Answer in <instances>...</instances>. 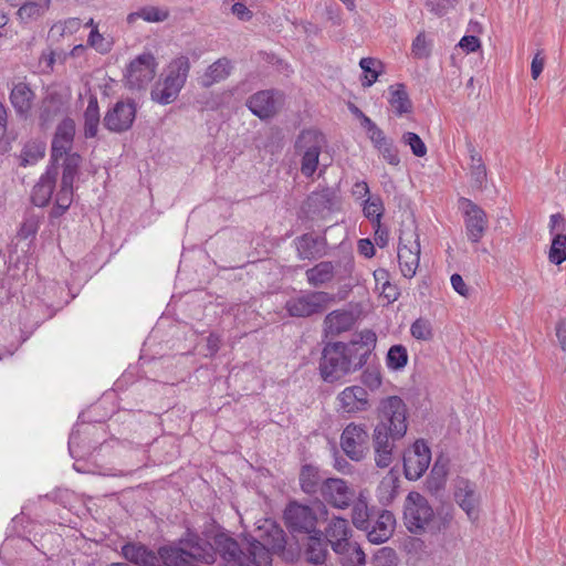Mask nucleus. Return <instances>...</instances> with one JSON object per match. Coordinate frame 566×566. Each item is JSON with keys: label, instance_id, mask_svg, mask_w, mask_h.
Listing matches in <instances>:
<instances>
[{"label": "nucleus", "instance_id": "obj_1", "mask_svg": "<svg viewBox=\"0 0 566 566\" xmlns=\"http://www.w3.org/2000/svg\"><path fill=\"white\" fill-rule=\"evenodd\" d=\"M259 531V539H247L244 547L228 534H217L214 544L223 566H271L272 553L285 549V533L270 520Z\"/></svg>", "mask_w": 566, "mask_h": 566}, {"label": "nucleus", "instance_id": "obj_2", "mask_svg": "<svg viewBox=\"0 0 566 566\" xmlns=\"http://www.w3.org/2000/svg\"><path fill=\"white\" fill-rule=\"evenodd\" d=\"M407 406L398 396L384 398L378 407V423L373 432V449L378 468H388L395 457V443L407 432Z\"/></svg>", "mask_w": 566, "mask_h": 566}, {"label": "nucleus", "instance_id": "obj_3", "mask_svg": "<svg viewBox=\"0 0 566 566\" xmlns=\"http://www.w3.org/2000/svg\"><path fill=\"white\" fill-rule=\"evenodd\" d=\"M219 552L214 542L211 544L197 534H188L178 545L163 546L158 549V562L166 566H187L190 560L213 564Z\"/></svg>", "mask_w": 566, "mask_h": 566}, {"label": "nucleus", "instance_id": "obj_4", "mask_svg": "<svg viewBox=\"0 0 566 566\" xmlns=\"http://www.w3.org/2000/svg\"><path fill=\"white\" fill-rule=\"evenodd\" d=\"M358 357H361V354L353 350L347 343L327 344L319 360V373L323 380L334 382L363 368L365 365Z\"/></svg>", "mask_w": 566, "mask_h": 566}, {"label": "nucleus", "instance_id": "obj_5", "mask_svg": "<svg viewBox=\"0 0 566 566\" xmlns=\"http://www.w3.org/2000/svg\"><path fill=\"white\" fill-rule=\"evenodd\" d=\"M189 71L190 61L187 56L181 55L172 60L167 67L166 76L154 85L150 92L151 99L161 105L174 103L186 84Z\"/></svg>", "mask_w": 566, "mask_h": 566}, {"label": "nucleus", "instance_id": "obj_6", "mask_svg": "<svg viewBox=\"0 0 566 566\" xmlns=\"http://www.w3.org/2000/svg\"><path fill=\"white\" fill-rule=\"evenodd\" d=\"M325 143L324 135L316 129H305L298 135L295 149L302 155L301 172L305 177H312L316 171L321 150Z\"/></svg>", "mask_w": 566, "mask_h": 566}, {"label": "nucleus", "instance_id": "obj_7", "mask_svg": "<svg viewBox=\"0 0 566 566\" xmlns=\"http://www.w3.org/2000/svg\"><path fill=\"white\" fill-rule=\"evenodd\" d=\"M428 500L418 492H410L405 501L403 520L409 532L421 534L433 518Z\"/></svg>", "mask_w": 566, "mask_h": 566}, {"label": "nucleus", "instance_id": "obj_8", "mask_svg": "<svg viewBox=\"0 0 566 566\" xmlns=\"http://www.w3.org/2000/svg\"><path fill=\"white\" fill-rule=\"evenodd\" d=\"M334 295L324 291H310L291 297L285 303V310L292 317H308L323 312Z\"/></svg>", "mask_w": 566, "mask_h": 566}, {"label": "nucleus", "instance_id": "obj_9", "mask_svg": "<svg viewBox=\"0 0 566 566\" xmlns=\"http://www.w3.org/2000/svg\"><path fill=\"white\" fill-rule=\"evenodd\" d=\"M369 432L364 423H348L340 436V447L353 461H361L369 452Z\"/></svg>", "mask_w": 566, "mask_h": 566}, {"label": "nucleus", "instance_id": "obj_10", "mask_svg": "<svg viewBox=\"0 0 566 566\" xmlns=\"http://www.w3.org/2000/svg\"><path fill=\"white\" fill-rule=\"evenodd\" d=\"M283 517L285 526L292 534L311 535L318 531L316 528L317 513L308 505L292 501L285 507Z\"/></svg>", "mask_w": 566, "mask_h": 566}, {"label": "nucleus", "instance_id": "obj_11", "mask_svg": "<svg viewBox=\"0 0 566 566\" xmlns=\"http://www.w3.org/2000/svg\"><path fill=\"white\" fill-rule=\"evenodd\" d=\"M420 261L419 235L412 231L402 230L398 244V262L402 275L407 279L415 276Z\"/></svg>", "mask_w": 566, "mask_h": 566}, {"label": "nucleus", "instance_id": "obj_12", "mask_svg": "<svg viewBox=\"0 0 566 566\" xmlns=\"http://www.w3.org/2000/svg\"><path fill=\"white\" fill-rule=\"evenodd\" d=\"M323 501L335 509L349 507L356 497V491L352 484L339 478L324 479L321 485Z\"/></svg>", "mask_w": 566, "mask_h": 566}, {"label": "nucleus", "instance_id": "obj_13", "mask_svg": "<svg viewBox=\"0 0 566 566\" xmlns=\"http://www.w3.org/2000/svg\"><path fill=\"white\" fill-rule=\"evenodd\" d=\"M158 63L151 53H143L129 63L126 84L130 90L145 88L155 77Z\"/></svg>", "mask_w": 566, "mask_h": 566}, {"label": "nucleus", "instance_id": "obj_14", "mask_svg": "<svg viewBox=\"0 0 566 566\" xmlns=\"http://www.w3.org/2000/svg\"><path fill=\"white\" fill-rule=\"evenodd\" d=\"M136 104L132 99L116 102L103 118L104 127L111 133L127 132L136 118Z\"/></svg>", "mask_w": 566, "mask_h": 566}, {"label": "nucleus", "instance_id": "obj_15", "mask_svg": "<svg viewBox=\"0 0 566 566\" xmlns=\"http://www.w3.org/2000/svg\"><path fill=\"white\" fill-rule=\"evenodd\" d=\"M336 410L342 415H355L370 409L371 402L367 389L353 385L344 388L335 399Z\"/></svg>", "mask_w": 566, "mask_h": 566}, {"label": "nucleus", "instance_id": "obj_16", "mask_svg": "<svg viewBox=\"0 0 566 566\" xmlns=\"http://www.w3.org/2000/svg\"><path fill=\"white\" fill-rule=\"evenodd\" d=\"M431 452L429 447L422 441L417 440L411 448L403 453V471L406 479L416 481L429 468Z\"/></svg>", "mask_w": 566, "mask_h": 566}, {"label": "nucleus", "instance_id": "obj_17", "mask_svg": "<svg viewBox=\"0 0 566 566\" xmlns=\"http://www.w3.org/2000/svg\"><path fill=\"white\" fill-rule=\"evenodd\" d=\"M460 207L464 213L467 237L472 243H478L488 228L486 213L480 206L467 198L460 199Z\"/></svg>", "mask_w": 566, "mask_h": 566}, {"label": "nucleus", "instance_id": "obj_18", "mask_svg": "<svg viewBox=\"0 0 566 566\" xmlns=\"http://www.w3.org/2000/svg\"><path fill=\"white\" fill-rule=\"evenodd\" d=\"M284 94L276 90L256 92L247 101L248 108L261 119L274 116L282 107Z\"/></svg>", "mask_w": 566, "mask_h": 566}, {"label": "nucleus", "instance_id": "obj_19", "mask_svg": "<svg viewBox=\"0 0 566 566\" xmlns=\"http://www.w3.org/2000/svg\"><path fill=\"white\" fill-rule=\"evenodd\" d=\"M336 198L331 188L313 191L303 203L302 211L310 220L325 219L333 211Z\"/></svg>", "mask_w": 566, "mask_h": 566}, {"label": "nucleus", "instance_id": "obj_20", "mask_svg": "<svg viewBox=\"0 0 566 566\" xmlns=\"http://www.w3.org/2000/svg\"><path fill=\"white\" fill-rule=\"evenodd\" d=\"M454 500L470 521L474 522L479 518L481 499L474 483L465 479L458 480L454 489Z\"/></svg>", "mask_w": 566, "mask_h": 566}, {"label": "nucleus", "instance_id": "obj_21", "mask_svg": "<svg viewBox=\"0 0 566 566\" xmlns=\"http://www.w3.org/2000/svg\"><path fill=\"white\" fill-rule=\"evenodd\" d=\"M323 532V537L329 543L334 553H339L350 543L352 528L349 522L340 516L328 520Z\"/></svg>", "mask_w": 566, "mask_h": 566}, {"label": "nucleus", "instance_id": "obj_22", "mask_svg": "<svg viewBox=\"0 0 566 566\" xmlns=\"http://www.w3.org/2000/svg\"><path fill=\"white\" fill-rule=\"evenodd\" d=\"M300 260L315 261L327 254V241L324 237L304 233L294 240Z\"/></svg>", "mask_w": 566, "mask_h": 566}, {"label": "nucleus", "instance_id": "obj_23", "mask_svg": "<svg viewBox=\"0 0 566 566\" xmlns=\"http://www.w3.org/2000/svg\"><path fill=\"white\" fill-rule=\"evenodd\" d=\"M328 546L331 545L323 537L321 530L308 535L303 548L305 562L314 566L327 565V560L331 557Z\"/></svg>", "mask_w": 566, "mask_h": 566}, {"label": "nucleus", "instance_id": "obj_24", "mask_svg": "<svg viewBox=\"0 0 566 566\" xmlns=\"http://www.w3.org/2000/svg\"><path fill=\"white\" fill-rule=\"evenodd\" d=\"M57 176L59 167L49 165L46 171L40 177L32 190L31 199L35 206L44 207L50 202Z\"/></svg>", "mask_w": 566, "mask_h": 566}, {"label": "nucleus", "instance_id": "obj_25", "mask_svg": "<svg viewBox=\"0 0 566 566\" xmlns=\"http://www.w3.org/2000/svg\"><path fill=\"white\" fill-rule=\"evenodd\" d=\"M35 94L28 83H14L10 92V103L18 116L27 118L31 112Z\"/></svg>", "mask_w": 566, "mask_h": 566}, {"label": "nucleus", "instance_id": "obj_26", "mask_svg": "<svg viewBox=\"0 0 566 566\" xmlns=\"http://www.w3.org/2000/svg\"><path fill=\"white\" fill-rule=\"evenodd\" d=\"M122 556L137 566H156L157 554L140 543H126L120 549Z\"/></svg>", "mask_w": 566, "mask_h": 566}, {"label": "nucleus", "instance_id": "obj_27", "mask_svg": "<svg viewBox=\"0 0 566 566\" xmlns=\"http://www.w3.org/2000/svg\"><path fill=\"white\" fill-rule=\"evenodd\" d=\"M395 526L394 515L384 511L375 521L369 522V528L367 532V538L370 543L381 544L386 542L392 534Z\"/></svg>", "mask_w": 566, "mask_h": 566}, {"label": "nucleus", "instance_id": "obj_28", "mask_svg": "<svg viewBox=\"0 0 566 566\" xmlns=\"http://www.w3.org/2000/svg\"><path fill=\"white\" fill-rule=\"evenodd\" d=\"M232 69L233 65L228 57H220L208 66L206 72L199 78V83L202 87L208 88L216 83L227 80L230 76Z\"/></svg>", "mask_w": 566, "mask_h": 566}, {"label": "nucleus", "instance_id": "obj_29", "mask_svg": "<svg viewBox=\"0 0 566 566\" xmlns=\"http://www.w3.org/2000/svg\"><path fill=\"white\" fill-rule=\"evenodd\" d=\"M307 283L313 287H323L332 283L336 276L335 264L331 261H321L305 272Z\"/></svg>", "mask_w": 566, "mask_h": 566}, {"label": "nucleus", "instance_id": "obj_30", "mask_svg": "<svg viewBox=\"0 0 566 566\" xmlns=\"http://www.w3.org/2000/svg\"><path fill=\"white\" fill-rule=\"evenodd\" d=\"M468 151L470 154L469 174L472 185L479 190H483L488 181L486 166L481 154L475 149L472 143H468Z\"/></svg>", "mask_w": 566, "mask_h": 566}, {"label": "nucleus", "instance_id": "obj_31", "mask_svg": "<svg viewBox=\"0 0 566 566\" xmlns=\"http://www.w3.org/2000/svg\"><path fill=\"white\" fill-rule=\"evenodd\" d=\"M354 324V316L349 311L336 310L326 315L324 319L325 331L331 335H339L347 332Z\"/></svg>", "mask_w": 566, "mask_h": 566}, {"label": "nucleus", "instance_id": "obj_32", "mask_svg": "<svg viewBox=\"0 0 566 566\" xmlns=\"http://www.w3.org/2000/svg\"><path fill=\"white\" fill-rule=\"evenodd\" d=\"M388 92V103L397 116H402L412 112V102L409 98L405 84L397 83L391 85L389 86Z\"/></svg>", "mask_w": 566, "mask_h": 566}, {"label": "nucleus", "instance_id": "obj_33", "mask_svg": "<svg viewBox=\"0 0 566 566\" xmlns=\"http://www.w3.org/2000/svg\"><path fill=\"white\" fill-rule=\"evenodd\" d=\"M369 139L374 147L379 151L382 158L391 166H398L400 163L397 147L394 145L392 139L388 138L380 129L374 133Z\"/></svg>", "mask_w": 566, "mask_h": 566}, {"label": "nucleus", "instance_id": "obj_34", "mask_svg": "<svg viewBox=\"0 0 566 566\" xmlns=\"http://www.w3.org/2000/svg\"><path fill=\"white\" fill-rule=\"evenodd\" d=\"M301 490L308 494L314 495L317 492L321 493V485L324 479H322L319 471L312 464H304L301 468L298 475Z\"/></svg>", "mask_w": 566, "mask_h": 566}, {"label": "nucleus", "instance_id": "obj_35", "mask_svg": "<svg viewBox=\"0 0 566 566\" xmlns=\"http://www.w3.org/2000/svg\"><path fill=\"white\" fill-rule=\"evenodd\" d=\"M101 120L99 107L96 96L91 95L84 112V136L85 138H94L98 132Z\"/></svg>", "mask_w": 566, "mask_h": 566}, {"label": "nucleus", "instance_id": "obj_36", "mask_svg": "<svg viewBox=\"0 0 566 566\" xmlns=\"http://www.w3.org/2000/svg\"><path fill=\"white\" fill-rule=\"evenodd\" d=\"M169 18V10L165 8L146 6L140 8L136 12H132L127 15V23L133 24L138 19H143L146 22H164Z\"/></svg>", "mask_w": 566, "mask_h": 566}, {"label": "nucleus", "instance_id": "obj_37", "mask_svg": "<svg viewBox=\"0 0 566 566\" xmlns=\"http://www.w3.org/2000/svg\"><path fill=\"white\" fill-rule=\"evenodd\" d=\"M376 340L377 336L374 332L364 331L360 333L359 339H354L347 344L349 347H352L353 350L361 354V357L358 358L364 365H366L376 345Z\"/></svg>", "mask_w": 566, "mask_h": 566}, {"label": "nucleus", "instance_id": "obj_38", "mask_svg": "<svg viewBox=\"0 0 566 566\" xmlns=\"http://www.w3.org/2000/svg\"><path fill=\"white\" fill-rule=\"evenodd\" d=\"M342 566H366V555L361 547L350 542L339 553H335Z\"/></svg>", "mask_w": 566, "mask_h": 566}, {"label": "nucleus", "instance_id": "obj_39", "mask_svg": "<svg viewBox=\"0 0 566 566\" xmlns=\"http://www.w3.org/2000/svg\"><path fill=\"white\" fill-rule=\"evenodd\" d=\"M62 160V178L61 182L64 185H74L78 176V170L82 164V157L77 153L66 155Z\"/></svg>", "mask_w": 566, "mask_h": 566}, {"label": "nucleus", "instance_id": "obj_40", "mask_svg": "<svg viewBox=\"0 0 566 566\" xmlns=\"http://www.w3.org/2000/svg\"><path fill=\"white\" fill-rule=\"evenodd\" d=\"M385 207L379 196L368 197L363 207L364 216L369 219L377 227H380V220L384 214Z\"/></svg>", "mask_w": 566, "mask_h": 566}, {"label": "nucleus", "instance_id": "obj_41", "mask_svg": "<svg viewBox=\"0 0 566 566\" xmlns=\"http://www.w3.org/2000/svg\"><path fill=\"white\" fill-rule=\"evenodd\" d=\"M44 154L45 146L43 143L29 142L24 145L21 151V165L24 167L28 165H34L36 161L44 157Z\"/></svg>", "mask_w": 566, "mask_h": 566}, {"label": "nucleus", "instance_id": "obj_42", "mask_svg": "<svg viewBox=\"0 0 566 566\" xmlns=\"http://www.w3.org/2000/svg\"><path fill=\"white\" fill-rule=\"evenodd\" d=\"M359 66L366 73L365 81L361 82L364 87L371 86L380 74V70L382 69V63L374 57H363L359 61Z\"/></svg>", "mask_w": 566, "mask_h": 566}, {"label": "nucleus", "instance_id": "obj_43", "mask_svg": "<svg viewBox=\"0 0 566 566\" xmlns=\"http://www.w3.org/2000/svg\"><path fill=\"white\" fill-rule=\"evenodd\" d=\"M81 28V20L78 18H69L63 22H57L52 25L49 31V38L60 40L65 34H73Z\"/></svg>", "mask_w": 566, "mask_h": 566}, {"label": "nucleus", "instance_id": "obj_44", "mask_svg": "<svg viewBox=\"0 0 566 566\" xmlns=\"http://www.w3.org/2000/svg\"><path fill=\"white\" fill-rule=\"evenodd\" d=\"M549 261L556 265L566 261V234L556 233L549 249Z\"/></svg>", "mask_w": 566, "mask_h": 566}, {"label": "nucleus", "instance_id": "obj_45", "mask_svg": "<svg viewBox=\"0 0 566 566\" xmlns=\"http://www.w3.org/2000/svg\"><path fill=\"white\" fill-rule=\"evenodd\" d=\"M408 363V352L402 345H394L387 353V366L390 369L399 370Z\"/></svg>", "mask_w": 566, "mask_h": 566}, {"label": "nucleus", "instance_id": "obj_46", "mask_svg": "<svg viewBox=\"0 0 566 566\" xmlns=\"http://www.w3.org/2000/svg\"><path fill=\"white\" fill-rule=\"evenodd\" d=\"M73 144L59 138L54 135L51 144V159L50 165H54L59 167V161L64 158L66 155L71 154Z\"/></svg>", "mask_w": 566, "mask_h": 566}, {"label": "nucleus", "instance_id": "obj_47", "mask_svg": "<svg viewBox=\"0 0 566 566\" xmlns=\"http://www.w3.org/2000/svg\"><path fill=\"white\" fill-rule=\"evenodd\" d=\"M352 521L353 524L359 530L365 531L369 528V522L371 520H369L368 517L366 502L359 500L354 504L352 512Z\"/></svg>", "mask_w": 566, "mask_h": 566}, {"label": "nucleus", "instance_id": "obj_48", "mask_svg": "<svg viewBox=\"0 0 566 566\" xmlns=\"http://www.w3.org/2000/svg\"><path fill=\"white\" fill-rule=\"evenodd\" d=\"M411 53L415 59H427L431 54V44L427 41L424 32H420L412 41Z\"/></svg>", "mask_w": 566, "mask_h": 566}, {"label": "nucleus", "instance_id": "obj_49", "mask_svg": "<svg viewBox=\"0 0 566 566\" xmlns=\"http://www.w3.org/2000/svg\"><path fill=\"white\" fill-rule=\"evenodd\" d=\"M402 143L408 145L412 151V154L417 157H423L427 154V146L422 142V139L412 132H407L402 135Z\"/></svg>", "mask_w": 566, "mask_h": 566}, {"label": "nucleus", "instance_id": "obj_50", "mask_svg": "<svg viewBox=\"0 0 566 566\" xmlns=\"http://www.w3.org/2000/svg\"><path fill=\"white\" fill-rule=\"evenodd\" d=\"M411 335L421 340H428L432 337L431 325L429 321L423 318L416 319L410 328Z\"/></svg>", "mask_w": 566, "mask_h": 566}, {"label": "nucleus", "instance_id": "obj_51", "mask_svg": "<svg viewBox=\"0 0 566 566\" xmlns=\"http://www.w3.org/2000/svg\"><path fill=\"white\" fill-rule=\"evenodd\" d=\"M397 562V554L390 547L379 548L374 556L375 566H395Z\"/></svg>", "mask_w": 566, "mask_h": 566}, {"label": "nucleus", "instance_id": "obj_52", "mask_svg": "<svg viewBox=\"0 0 566 566\" xmlns=\"http://www.w3.org/2000/svg\"><path fill=\"white\" fill-rule=\"evenodd\" d=\"M55 136L73 144L75 136V122L66 117L56 127Z\"/></svg>", "mask_w": 566, "mask_h": 566}, {"label": "nucleus", "instance_id": "obj_53", "mask_svg": "<svg viewBox=\"0 0 566 566\" xmlns=\"http://www.w3.org/2000/svg\"><path fill=\"white\" fill-rule=\"evenodd\" d=\"M361 382L371 391L381 386V375L377 368H366L361 375Z\"/></svg>", "mask_w": 566, "mask_h": 566}, {"label": "nucleus", "instance_id": "obj_54", "mask_svg": "<svg viewBox=\"0 0 566 566\" xmlns=\"http://www.w3.org/2000/svg\"><path fill=\"white\" fill-rule=\"evenodd\" d=\"M44 7L38 2H27L18 10V15L21 20H30L41 15Z\"/></svg>", "mask_w": 566, "mask_h": 566}, {"label": "nucleus", "instance_id": "obj_55", "mask_svg": "<svg viewBox=\"0 0 566 566\" xmlns=\"http://www.w3.org/2000/svg\"><path fill=\"white\" fill-rule=\"evenodd\" d=\"M87 44L99 53H106L109 51V43L105 41L97 28L92 29L87 39Z\"/></svg>", "mask_w": 566, "mask_h": 566}, {"label": "nucleus", "instance_id": "obj_56", "mask_svg": "<svg viewBox=\"0 0 566 566\" xmlns=\"http://www.w3.org/2000/svg\"><path fill=\"white\" fill-rule=\"evenodd\" d=\"M55 201L61 208H70L73 201V186L61 182Z\"/></svg>", "mask_w": 566, "mask_h": 566}, {"label": "nucleus", "instance_id": "obj_57", "mask_svg": "<svg viewBox=\"0 0 566 566\" xmlns=\"http://www.w3.org/2000/svg\"><path fill=\"white\" fill-rule=\"evenodd\" d=\"M39 229V220L35 217H30L23 221L19 230V237L21 239H28L33 237Z\"/></svg>", "mask_w": 566, "mask_h": 566}, {"label": "nucleus", "instance_id": "obj_58", "mask_svg": "<svg viewBox=\"0 0 566 566\" xmlns=\"http://www.w3.org/2000/svg\"><path fill=\"white\" fill-rule=\"evenodd\" d=\"M53 101L52 99H45L41 106V112H40V120L43 123V124H46L51 120H53V118L56 116L57 114V107L53 105Z\"/></svg>", "mask_w": 566, "mask_h": 566}, {"label": "nucleus", "instance_id": "obj_59", "mask_svg": "<svg viewBox=\"0 0 566 566\" xmlns=\"http://www.w3.org/2000/svg\"><path fill=\"white\" fill-rule=\"evenodd\" d=\"M459 45L468 53L475 52L480 48V40L475 35H464Z\"/></svg>", "mask_w": 566, "mask_h": 566}, {"label": "nucleus", "instance_id": "obj_60", "mask_svg": "<svg viewBox=\"0 0 566 566\" xmlns=\"http://www.w3.org/2000/svg\"><path fill=\"white\" fill-rule=\"evenodd\" d=\"M566 230V219L560 213H554L549 220V231L554 233H563Z\"/></svg>", "mask_w": 566, "mask_h": 566}, {"label": "nucleus", "instance_id": "obj_61", "mask_svg": "<svg viewBox=\"0 0 566 566\" xmlns=\"http://www.w3.org/2000/svg\"><path fill=\"white\" fill-rule=\"evenodd\" d=\"M426 6L432 13L439 17L446 14L448 11L447 0H427Z\"/></svg>", "mask_w": 566, "mask_h": 566}, {"label": "nucleus", "instance_id": "obj_62", "mask_svg": "<svg viewBox=\"0 0 566 566\" xmlns=\"http://www.w3.org/2000/svg\"><path fill=\"white\" fill-rule=\"evenodd\" d=\"M326 14H327L328 21L333 25H342L343 24V18L340 14L339 7L337 4L326 6Z\"/></svg>", "mask_w": 566, "mask_h": 566}, {"label": "nucleus", "instance_id": "obj_63", "mask_svg": "<svg viewBox=\"0 0 566 566\" xmlns=\"http://www.w3.org/2000/svg\"><path fill=\"white\" fill-rule=\"evenodd\" d=\"M545 59L541 56V52H537L535 56L533 57L532 64H531V73L532 77L536 80L544 69Z\"/></svg>", "mask_w": 566, "mask_h": 566}, {"label": "nucleus", "instance_id": "obj_64", "mask_svg": "<svg viewBox=\"0 0 566 566\" xmlns=\"http://www.w3.org/2000/svg\"><path fill=\"white\" fill-rule=\"evenodd\" d=\"M451 285L460 295L468 296L469 290L460 274H458V273L452 274Z\"/></svg>", "mask_w": 566, "mask_h": 566}]
</instances>
